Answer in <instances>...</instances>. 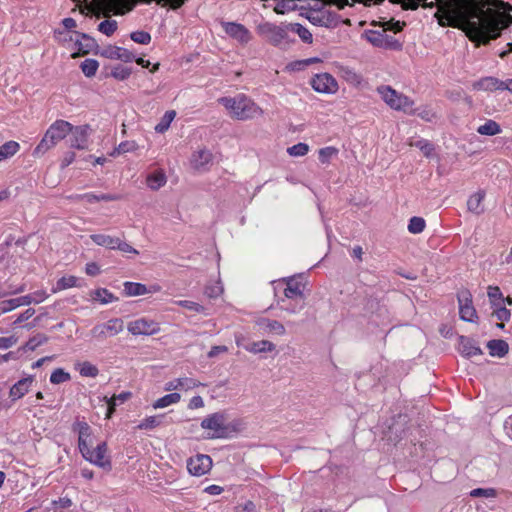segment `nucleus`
I'll use <instances>...</instances> for the list:
<instances>
[{
  "label": "nucleus",
  "mask_w": 512,
  "mask_h": 512,
  "mask_svg": "<svg viewBox=\"0 0 512 512\" xmlns=\"http://www.w3.org/2000/svg\"><path fill=\"white\" fill-rule=\"evenodd\" d=\"M405 10L420 4L438 10L434 17L442 27L462 29L476 46L487 45L500 37L512 23V6L502 0H389Z\"/></svg>",
  "instance_id": "nucleus-1"
},
{
  "label": "nucleus",
  "mask_w": 512,
  "mask_h": 512,
  "mask_svg": "<svg viewBox=\"0 0 512 512\" xmlns=\"http://www.w3.org/2000/svg\"><path fill=\"white\" fill-rule=\"evenodd\" d=\"M227 414L219 411L206 416L201 421V428L207 431L206 439L229 438L239 431V422L227 423Z\"/></svg>",
  "instance_id": "nucleus-2"
},
{
  "label": "nucleus",
  "mask_w": 512,
  "mask_h": 512,
  "mask_svg": "<svg viewBox=\"0 0 512 512\" xmlns=\"http://www.w3.org/2000/svg\"><path fill=\"white\" fill-rule=\"evenodd\" d=\"M219 102L237 120H248L262 115V109L244 94L235 97H222Z\"/></svg>",
  "instance_id": "nucleus-3"
},
{
  "label": "nucleus",
  "mask_w": 512,
  "mask_h": 512,
  "mask_svg": "<svg viewBox=\"0 0 512 512\" xmlns=\"http://www.w3.org/2000/svg\"><path fill=\"white\" fill-rule=\"evenodd\" d=\"M72 129V124L65 120H56L47 129L44 137L34 149V155H40L54 147L59 141L64 139Z\"/></svg>",
  "instance_id": "nucleus-4"
},
{
  "label": "nucleus",
  "mask_w": 512,
  "mask_h": 512,
  "mask_svg": "<svg viewBox=\"0 0 512 512\" xmlns=\"http://www.w3.org/2000/svg\"><path fill=\"white\" fill-rule=\"evenodd\" d=\"M377 92L381 99L391 108L397 111H403L408 114L414 113V102L406 95L397 92L390 86H380Z\"/></svg>",
  "instance_id": "nucleus-5"
},
{
  "label": "nucleus",
  "mask_w": 512,
  "mask_h": 512,
  "mask_svg": "<svg viewBox=\"0 0 512 512\" xmlns=\"http://www.w3.org/2000/svg\"><path fill=\"white\" fill-rule=\"evenodd\" d=\"M83 458L106 471H110L112 468L111 460L107 456V444L106 442L99 443L95 449L89 448L85 452L81 453Z\"/></svg>",
  "instance_id": "nucleus-6"
},
{
  "label": "nucleus",
  "mask_w": 512,
  "mask_h": 512,
  "mask_svg": "<svg viewBox=\"0 0 512 512\" xmlns=\"http://www.w3.org/2000/svg\"><path fill=\"white\" fill-rule=\"evenodd\" d=\"M124 329V322L121 318H112L104 323L95 325L90 333L92 337L104 340L121 333Z\"/></svg>",
  "instance_id": "nucleus-7"
},
{
  "label": "nucleus",
  "mask_w": 512,
  "mask_h": 512,
  "mask_svg": "<svg viewBox=\"0 0 512 512\" xmlns=\"http://www.w3.org/2000/svg\"><path fill=\"white\" fill-rule=\"evenodd\" d=\"M127 330L134 336H149L157 334L160 331V325L154 320L143 317L130 321L127 325Z\"/></svg>",
  "instance_id": "nucleus-8"
},
{
  "label": "nucleus",
  "mask_w": 512,
  "mask_h": 512,
  "mask_svg": "<svg viewBox=\"0 0 512 512\" xmlns=\"http://www.w3.org/2000/svg\"><path fill=\"white\" fill-rule=\"evenodd\" d=\"M288 25H276L266 22L259 27L260 33L273 45L281 44L287 38Z\"/></svg>",
  "instance_id": "nucleus-9"
},
{
  "label": "nucleus",
  "mask_w": 512,
  "mask_h": 512,
  "mask_svg": "<svg viewBox=\"0 0 512 512\" xmlns=\"http://www.w3.org/2000/svg\"><path fill=\"white\" fill-rule=\"evenodd\" d=\"M92 132L90 125L73 126L69 134L70 147L78 150L88 149V139Z\"/></svg>",
  "instance_id": "nucleus-10"
},
{
  "label": "nucleus",
  "mask_w": 512,
  "mask_h": 512,
  "mask_svg": "<svg viewBox=\"0 0 512 512\" xmlns=\"http://www.w3.org/2000/svg\"><path fill=\"white\" fill-rule=\"evenodd\" d=\"M310 84L319 93L334 94L338 90L336 79L328 73L316 74L311 79Z\"/></svg>",
  "instance_id": "nucleus-11"
},
{
  "label": "nucleus",
  "mask_w": 512,
  "mask_h": 512,
  "mask_svg": "<svg viewBox=\"0 0 512 512\" xmlns=\"http://www.w3.org/2000/svg\"><path fill=\"white\" fill-rule=\"evenodd\" d=\"M212 468V459L209 455L197 454L187 460V469L193 476H202Z\"/></svg>",
  "instance_id": "nucleus-12"
},
{
  "label": "nucleus",
  "mask_w": 512,
  "mask_h": 512,
  "mask_svg": "<svg viewBox=\"0 0 512 512\" xmlns=\"http://www.w3.org/2000/svg\"><path fill=\"white\" fill-rule=\"evenodd\" d=\"M460 318L466 322H474L477 318L476 310L472 304V296L469 291L464 290L458 294Z\"/></svg>",
  "instance_id": "nucleus-13"
},
{
  "label": "nucleus",
  "mask_w": 512,
  "mask_h": 512,
  "mask_svg": "<svg viewBox=\"0 0 512 512\" xmlns=\"http://www.w3.org/2000/svg\"><path fill=\"white\" fill-rule=\"evenodd\" d=\"M72 429L78 434V448L80 453L85 452L92 446V429L85 421H76Z\"/></svg>",
  "instance_id": "nucleus-14"
},
{
  "label": "nucleus",
  "mask_w": 512,
  "mask_h": 512,
  "mask_svg": "<svg viewBox=\"0 0 512 512\" xmlns=\"http://www.w3.org/2000/svg\"><path fill=\"white\" fill-rule=\"evenodd\" d=\"M213 160V155L210 150L201 148L193 152L190 163L191 166L197 171H207Z\"/></svg>",
  "instance_id": "nucleus-15"
},
{
  "label": "nucleus",
  "mask_w": 512,
  "mask_h": 512,
  "mask_svg": "<svg viewBox=\"0 0 512 512\" xmlns=\"http://www.w3.org/2000/svg\"><path fill=\"white\" fill-rule=\"evenodd\" d=\"M305 285L296 278H288L285 281L284 296L282 298L288 299H304Z\"/></svg>",
  "instance_id": "nucleus-16"
},
{
  "label": "nucleus",
  "mask_w": 512,
  "mask_h": 512,
  "mask_svg": "<svg viewBox=\"0 0 512 512\" xmlns=\"http://www.w3.org/2000/svg\"><path fill=\"white\" fill-rule=\"evenodd\" d=\"M458 351L462 356L467 358L482 354V350L477 345L476 341L466 336L459 337Z\"/></svg>",
  "instance_id": "nucleus-17"
},
{
  "label": "nucleus",
  "mask_w": 512,
  "mask_h": 512,
  "mask_svg": "<svg viewBox=\"0 0 512 512\" xmlns=\"http://www.w3.org/2000/svg\"><path fill=\"white\" fill-rule=\"evenodd\" d=\"M202 385L200 382L193 378L183 377L170 380L165 383L164 390L165 391H175V390H191L195 387Z\"/></svg>",
  "instance_id": "nucleus-18"
},
{
  "label": "nucleus",
  "mask_w": 512,
  "mask_h": 512,
  "mask_svg": "<svg viewBox=\"0 0 512 512\" xmlns=\"http://www.w3.org/2000/svg\"><path fill=\"white\" fill-rule=\"evenodd\" d=\"M34 382L33 376H28L17 381L9 391V396L16 401L26 395Z\"/></svg>",
  "instance_id": "nucleus-19"
},
{
  "label": "nucleus",
  "mask_w": 512,
  "mask_h": 512,
  "mask_svg": "<svg viewBox=\"0 0 512 512\" xmlns=\"http://www.w3.org/2000/svg\"><path fill=\"white\" fill-rule=\"evenodd\" d=\"M225 32L237 39L238 41L242 43H246L250 39V33L249 31L241 24L233 23V22H227L223 24Z\"/></svg>",
  "instance_id": "nucleus-20"
},
{
  "label": "nucleus",
  "mask_w": 512,
  "mask_h": 512,
  "mask_svg": "<svg viewBox=\"0 0 512 512\" xmlns=\"http://www.w3.org/2000/svg\"><path fill=\"white\" fill-rule=\"evenodd\" d=\"M277 305L282 311L294 315L298 314L305 308L306 302L304 299L279 298L277 300Z\"/></svg>",
  "instance_id": "nucleus-21"
},
{
  "label": "nucleus",
  "mask_w": 512,
  "mask_h": 512,
  "mask_svg": "<svg viewBox=\"0 0 512 512\" xmlns=\"http://www.w3.org/2000/svg\"><path fill=\"white\" fill-rule=\"evenodd\" d=\"M103 55L110 59L121 60L123 62H131L134 60L135 56L129 50L117 47L110 46L104 50Z\"/></svg>",
  "instance_id": "nucleus-22"
},
{
  "label": "nucleus",
  "mask_w": 512,
  "mask_h": 512,
  "mask_svg": "<svg viewBox=\"0 0 512 512\" xmlns=\"http://www.w3.org/2000/svg\"><path fill=\"white\" fill-rule=\"evenodd\" d=\"M257 324L265 333L276 334L279 336L285 335L286 333L284 325L277 320L262 318L257 322Z\"/></svg>",
  "instance_id": "nucleus-23"
},
{
  "label": "nucleus",
  "mask_w": 512,
  "mask_h": 512,
  "mask_svg": "<svg viewBox=\"0 0 512 512\" xmlns=\"http://www.w3.org/2000/svg\"><path fill=\"white\" fill-rule=\"evenodd\" d=\"M485 198L484 191H477L472 194L467 201V208L470 212L479 215L484 212L483 200Z\"/></svg>",
  "instance_id": "nucleus-24"
},
{
  "label": "nucleus",
  "mask_w": 512,
  "mask_h": 512,
  "mask_svg": "<svg viewBox=\"0 0 512 512\" xmlns=\"http://www.w3.org/2000/svg\"><path fill=\"white\" fill-rule=\"evenodd\" d=\"M504 81L495 77H485L475 83L474 87L479 90L494 91L503 90Z\"/></svg>",
  "instance_id": "nucleus-25"
},
{
  "label": "nucleus",
  "mask_w": 512,
  "mask_h": 512,
  "mask_svg": "<svg viewBox=\"0 0 512 512\" xmlns=\"http://www.w3.org/2000/svg\"><path fill=\"white\" fill-rule=\"evenodd\" d=\"M77 199H83L86 200L89 203L99 202V201H117L121 198L120 195L117 194H109V193H102V194H94V193H86L83 195H77L75 196Z\"/></svg>",
  "instance_id": "nucleus-26"
},
{
  "label": "nucleus",
  "mask_w": 512,
  "mask_h": 512,
  "mask_svg": "<svg viewBox=\"0 0 512 512\" xmlns=\"http://www.w3.org/2000/svg\"><path fill=\"white\" fill-rule=\"evenodd\" d=\"M167 182L165 173L162 170L149 174L146 178L147 186L152 190H158Z\"/></svg>",
  "instance_id": "nucleus-27"
},
{
  "label": "nucleus",
  "mask_w": 512,
  "mask_h": 512,
  "mask_svg": "<svg viewBox=\"0 0 512 512\" xmlns=\"http://www.w3.org/2000/svg\"><path fill=\"white\" fill-rule=\"evenodd\" d=\"M77 39H76V45L78 46V51L82 54H88L90 51H92L96 47L95 40L86 35V34H79L76 33Z\"/></svg>",
  "instance_id": "nucleus-28"
},
{
  "label": "nucleus",
  "mask_w": 512,
  "mask_h": 512,
  "mask_svg": "<svg viewBox=\"0 0 512 512\" xmlns=\"http://www.w3.org/2000/svg\"><path fill=\"white\" fill-rule=\"evenodd\" d=\"M131 396L130 392H122L118 395H114L111 398L105 397V400L107 401V413L106 418H111L113 412L115 411V407L119 403H124L126 400H128Z\"/></svg>",
  "instance_id": "nucleus-29"
},
{
  "label": "nucleus",
  "mask_w": 512,
  "mask_h": 512,
  "mask_svg": "<svg viewBox=\"0 0 512 512\" xmlns=\"http://www.w3.org/2000/svg\"><path fill=\"white\" fill-rule=\"evenodd\" d=\"M487 347L489 349V353L491 356L503 357L508 353V344L501 339L498 340H490L487 343Z\"/></svg>",
  "instance_id": "nucleus-30"
},
{
  "label": "nucleus",
  "mask_w": 512,
  "mask_h": 512,
  "mask_svg": "<svg viewBox=\"0 0 512 512\" xmlns=\"http://www.w3.org/2000/svg\"><path fill=\"white\" fill-rule=\"evenodd\" d=\"M91 297L93 300L98 301L101 304H109L118 300V298L106 288H98L92 291Z\"/></svg>",
  "instance_id": "nucleus-31"
},
{
  "label": "nucleus",
  "mask_w": 512,
  "mask_h": 512,
  "mask_svg": "<svg viewBox=\"0 0 512 512\" xmlns=\"http://www.w3.org/2000/svg\"><path fill=\"white\" fill-rule=\"evenodd\" d=\"M91 240L98 246H103L109 249H115L118 237H112L106 234H92Z\"/></svg>",
  "instance_id": "nucleus-32"
},
{
  "label": "nucleus",
  "mask_w": 512,
  "mask_h": 512,
  "mask_svg": "<svg viewBox=\"0 0 512 512\" xmlns=\"http://www.w3.org/2000/svg\"><path fill=\"white\" fill-rule=\"evenodd\" d=\"M180 400L181 395L177 392H173L157 399L152 406L154 409H162L170 405L177 404Z\"/></svg>",
  "instance_id": "nucleus-33"
},
{
  "label": "nucleus",
  "mask_w": 512,
  "mask_h": 512,
  "mask_svg": "<svg viewBox=\"0 0 512 512\" xmlns=\"http://www.w3.org/2000/svg\"><path fill=\"white\" fill-rule=\"evenodd\" d=\"M275 348L276 346L272 342L268 340H261L252 342L249 346L246 347V350L251 353L258 354L263 352H272L275 350Z\"/></svg>",
  "instance_id": "nucleus-34"
},
{
  "label": "nucleus",
  "mask_w": 512,
  "mask_h": 512,
  "mask_svg": "<svg viewBox=\"0 0 512 512\" xmlns=\"http://www.w3.org/2000/svg\"><path fill=\"white\" fill-rule=\"evenodd\" d=\"M123 285L124 293L126 296H140L148 292L147 287L141 283L127 281Z\"/></svg>",
  "instance_id": "nucleus-35"
},
{
  "label": "nucleus",
  "mask_w": 512,
  "mask_h": 512,
  "mask_svg": "<svg viewBox=\"0 0 512 512\" xmlns=\"http://www.w3.org/2000/svg\"><path fill=\"white\" fill-rule=\"evenodd\" d=\"M20 149V145L16 141H8L0 146V162L15 155Z\"/></svg>",
  "instance_id": "nucleus-36"
},
{
  "label": "nucleus",
  "mask_w": 512,
  "mask_h": 512,
  "mask_svg": "<svg viewBox=\"0 0 512 512\" xmlns=\"http://www.w3.org/2000/svg\"><path fill=\"white\" fill-rule=\"evenodd\" d=\"M477 132L481 135L494 136L501 132V127L496 121L487 120L477 128Z\"/></svg>",
  "instance_id": "nucleus-37"
},
{
  "label": "nucleus",
  "mask_w": 512,
  "mask_h": 512,
  "mask_svg": "<svg viewBox=\"0 0 512 512\" xmlns=\"http://www.w3.org/2000/svg\"><path fill=\"white\" fill-rule=\"evenodd\" d=\"M77 281V277L73 275L63 276L57 281L55 287L52 289V292L57 293L65 289L75 287L77 286Z\"/></svg>",
  "instance_id": "nucleus-38"
},
{
  "label": "nucleus",
  "mask_w": 512,
  "mask_h": 512,
  "mask_svg": "<svg viewBox=\"0 0 512 512\" xmlns=\"http://www.w3.org/2000/svg\"><path fill=\"white\" fill-rule=\"evenodd\" d=\"M413 111L414 113L411 115H417L426 122H433L438 118L436 112L430 106H422L416 109L413 108Z\"/></svg>",
  "instance_id": "nucleus-39"
},
{
  "label": "nucleus",
  "mask_w": 512,
  "mask_h": 512,
  "mask_svg": "<svg viewBox=\"0 0 512 512\" xmlns=\"http://www.w3.org/2000/svg\"><path fill=\"white\" fill-rule=\"evenodd\" d=\"M163 417V415L146 417L137 425V429L152 430L162 424Z\"/></svg>",
  "instance_id": "nucleus-40"
},
{
  "label": "nucleus",
  "mask_w": 512,
  "mask_h": 512,
  "mask_svg": "<svg viewBox=\"0 0 512 512\" xmlns=\"http://www.w3.org/2000/svg\"><path fill=\"white\" fill-rule=\"evenodd\" d=\"M289 30L297 33L303 42L308 44L312 43L313 36L311 32L303 25L299 23H291L289 24Z\"/></svg>",
  "instance_id": "nucleus-41"
},
{
  "label": "nucleus",
  "mask_w": 512,
  "mask_h": 512,
  "mask_svg": "<svg viewBox=\"0 0 512 512\" xmlns=\"http://www.w3.org/2000/svg\"><path fill=\"white\" fill-rule=\"evenodd\" d=\"M338 153H339V150L336 147L327 146V147L321 148L318 151V158L322 164H328V163H330L332 158H334L338 155Z\"/></svg>",
  "instance_id": "nucleus-42"
},
{
  "label": "nucleus",
  "mask_w": 512,
  "mask_h": 512,
  "mask_svg": "<svg viewBox=\"0 0 512 512\" xmlns=\"http://www.w3.org/2000/svg\"><path fill=\"white\" fill-rule=\"evenodd\" d=\"M175 116L176 112L174 110L166 111L160 122L155 126V131L158 133H164L170 127Z\"/></svg>",
  "instance_id": "nucleus-43"
},
{
  "label": "nucleus",
  "mask_w": 512,
  "mask_h": 512,
  "mask_svg": "<svg viewBox=\"0 0 512 512\" xmlns=\"http://www.w3.org/2000/svg\"><path fill=\"white\" fill-rule=\"evenodd\" d=\"M48 341V337L44 334L38 333L31 337L26 344L23 346V350L34 351L37 347L45 344Z\"/></svg>",
  "instance_id": "nucleus-44"
},
{
  "label": "nucleus",
  "mask_w": 512,
  "mask_h": 512,
  "mask_svg": "<svg viewBox=\"0 0 512 512\" xmlns=\"http://www.w3.org/2000/svg\"><path fill=\"white\" fill-rule=\"evenodd\" d=\"M80 67H81L83 74L86 77H92L96 74L98 67H99V63L97 60L89 58V59H85L81 63Z\"/></svg>",
  "instance_id": "nucleus-45"
},
{
  "label": "nucleus",
  "mask_w": 512,
  "mask_h": 512,
  "mask_svg": "<svg viewBox=\"0 0 512 512\" xmlns=\"http://www.w3.org/2000/svg\"><path fill=\"white\" fill-rule=\"evenodd\" d=\"M296 0H279L275 7L274 11L277 14H285L290 11H294L297 9Z\"/></svg>",
  "instance_id": "nucleus-46"
},
{
  "label": "nucleus",
  "mask_w": 512,
  "mask_h": 512,
  "mask_svg": "<svg viewBox=\"0 0 512 512\" xmlns=\"http://www.w3.org/2000/svg\"><path fill=\"white\" fill-rule=\"evenodd\" d=\"M385 31H369L367 32V40L375 47L383 48L385 46L384 44V38H385Z\"/></svg>",
  "instance_id": "nucleus-47"
},
{
  "label": "nucleus",
  "mask_w": 512,
  "mask_h": 512,
  "mask_svg": "<svg viewBox=\"0 0 512 512\" xmlns=\"http://www.w3.org/2000/svg\"><path fill=\"white\" fill-rule=\"evenodd\" d=\"M79 373L81 376L94 378L98 375L99 370L95 365L85 361L79 364Z\"/></svg>",
  "instance_id": "nucleus-48"
},
{
  "label": "nucleus",
  "mask_w": 512,
  "mask_h": 512,
  "mask_svg": "<svg viewBox=\"0 0 512 512\" xmlns=\"http://www.w3.org/2000/svg\"><path fill=\"white\" fill-rule=\"evenodd\" d=\"M71 379L70 374L62 368L55 369L50 375V382L52 384H61Z\"/></svg>",
  "instance_id": "nucleus-49"
},
{
  "label": "nucleus",
  "mask_w": 512,
  "mask_h": 512,
  "mask_svg": "<svg viewBox=\"0 0 512 512\" xmlns=\"http://www.w3.org/2000/svg\"><path fill=\"white\" fill-rule=\"evenodd\" d=\"M425 228V220L421 217H412L408 224V231L413 234L421 233Z\"/></svg>",
  "instance_id": "nucleus-50"
},
{
  "label": "nucleus",
  "mask_w": 512,
  "mask_h": 512,
  "mask_svg": "<svg viewBox=\"0 0 512 512\" xmlns=\"http://www.w3.org/2000/svg\"><path fill=\"white\" fill-rule=\"evenodd\" d=\"M138 148V145L135 141H123L118 147L111 153L112 156L117 154H124L128 152H133Z\"/></svg>",
  "instance_id": "nucleus-51"
},
{
  "label": "nucleus",
  "mask_w": 512,
  "mask_h": 512,
  "mask_svg": "<svg viewBox=\"0 0 512 512\" xmlns=\"http://www.w3.org/2000/svg\"><path fill=\"white\" fill-rule=\"evenodd\" d=\"M98 30L106 36H111L117 30V21L104 20L98 25Z\"/></svg>",
  "instance_id": "nucleus-52"
},
{
  "label": "nucleus",
  "mask_w": 512,
  "mask_h": 512,
  "mask_svg": "<svg viewBox=\"0 0 512 512\" xmlns=\"http://www.w3.org/2000/svg\"><path fill=\"white\" fill-rule=\"evenodd\" d=\"M309 146L306 143H297L287 149V153L293 157H301L308 153Z\"/></svg>",
  "instance_id": "nucleus-53"
},
{
  "label": "nucleus",
  "mask_w": 512,
  "mask_h": 512,
  "mask_svg": "<svg viewBox=\"0 0 512 512\" xmlns=\"http://www.w3.org/2000/svg\"><path fill=\"white\" fill-rule=\"evenodd\" d=\"M131 40L136 43L147 45L151 42V35L146 31H134L130 34Z\"/></svg>",
  "instance_id": "nucleus-54"
},
{
  "label": "nucleus",
  "mask_w": 512,
  "mask_h": 512,
  "mask_svg": "<svg viewBox=\"0 0 512 512\" xmlns=\"http://www.w3.org/2000/svg\"><path fill=\"white\" fill-rule=\"evenodd\" d=\"M488 297L493 306H497L498 304H501V302L503 301L502 292L497 286H489Z\"/></svg>",
  "instance_id": "nucleus-55"
},
{
  "label": "nucleus",
  "mask_w": 512,
  "mask_h": 512,
  "mask_svg": "<svg viewBox=\"0 0 512 512\" xmlns=\"http://www.w3.org/2000/svg\"><path fill=\"white\" fill-rule=\"evenodd\" d=\"M177 304L190 311H194L197 313H205V307L194 301L180 300L177 302Z\"/></svg>",
  "instance_id": "nucleus-56"
},
{
  "label": "nucleus",
  "mask_w": 512,
  "mask_h": 512,
  "mask_svg": "<svg viewBox=\"0 0 512 512\" xmlns=\"http://www.w3.org/2000/svg\"><path fill=\"white\" fill-rule=\"evenodd\" d=\"M493 315L501 322H507L510 320L511 312L507 308L501 306V304H498L495 306V309L493 311Z\"/></svg>",
  "instance_id": "nucleus-57"
},
{
  "label": "nucleus",
  "mask_w": 512,
  "mask_h": 512,
  "mask_svg": "<svg viewBox=\"0 0 512 512\" xmlns=\"http://www.w3.org/2000/svg\"><path fill=\"white\" fill-rule=\"evenodd\" d=\"M222 292L223 287L218 282L211 285H207L204 291L205 295L208 298H217L222 294Z\"/></svg>",
  "instance_id": "nucleus-58"
},
{
  "label": "nucleus",
  "mask_w": 512,
  "mask_h": 512,
  "mask_svg": "<svg viewBox=\"0 0 512 512\" xmlns=\"http://www.w3.org/2000/svg\"><path fill=\"white\" fill-rule=\"evenodd\" d=\"M343 77L346 81H348L351 84L357 85L360 84L362 78L359 74H357L354 70L350 68H343Z\"/></svg>",
  "instance_id": "nucleus-59"
},
{
  "label": "nucleus",
  "mask_w": 512,
  "mask_h": 512,
  "mask_svg": "<svg viewBox=\"0 0 512 512\" xmlns=\"http://www.w3.org/2000/svg\"><path fill=\"white\" fill-rule=\"evenodd\" d=\"M111 74L118 80H125L130 76L131 70L123 66H117L112 70Z\"/></svg>",
  "instance_id": "nucleus-60"
},
{
  "label": "nucleus",
  "mask_w": 512,
  "mask_h": 512,
  "mask_svg": "<svg viewBox=\"0 0 512 512\" xmlns=\"http://www.w3.org/2000/svg\"><path fill=\"white\" fill-rule=\"evenodd\" d=\"M384 44L385 46H383L384 49H391V50H401L402 49V43L400 41H398L397 39H395L394 37L392 36H389V35H385V38H384Z\"/></svg>",
  "instance_id": "nucleus-61"
},
{
  "label": "nucleus",
  "mask_w": 512,
  "mask_h": 512,
  "mask_svg": "<svg viewBox=\"0 0 512 512\" xmlns=\"http://www.w3.org/2000/svg\"><path fill=\"white\" fill-rule=\"evenodd\" d=\"M404 25V22L394 21L393 19H391L389 21L384 22L383 29L384 31L389 30L393 31L394 33H397L403 29Z\"/></svg>",
  "instance_id": "nucleus-62"
},
{
  "label": "nucleus",
  "mask_w": 512,
  "mask_h": 512,
  "mask_svg": "<svg viewBox=\"0 0 512 512\" xmlns=\"http://www.w3.org/2000/svg\"><path fill=\"white\" fill-rule=\"evenodd\" d=\"M115 249H117V250H119V251H121L123 253H131V254H135V255L139 254L138 250H136L130 244H128L127 242L121 240L120 238H118V240H117V244L115 246Z\"/></svg>",
  "instance_id": "nucleus-63"
},
{
  "label": "nucleus",
  "mask_w": 512,
  "mask_h": 512,
  "mask_svg": "<svg viewBox=\"0 0 512 512\" xmlns=\"http://www.w3.org/2000/svg\"><path fill=\"white\" fill-rule=\"evenodd\" d=\"M470 495L472 497H493L495 496V490L492 489V488H488V489H484V488H476V489H473L471 492H470Z\"/></svg>",
  "instance_id": "nucleus-64"
}]
</instances>
